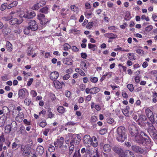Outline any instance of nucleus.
<instances>
[{
  "label": "nucleus",
  "mask_w": 157,
  "mask_h": 157,
  "mask_svg": "<svg viewBox=\"0 0 157 157\" xmlns=\"http://www.w3.org/2000/svg\"><path fill=\"white\" fill-rule=\"evenodd\" d=\"M116 137L118 141L123 142L127 138V134L116 135Z\"/></svg>",
  "instance_id": "nucleus-12"
},
{
  "label": "nucleus",
  "mask_w": 157,
  "mask_h": 157,
  "mask_svg": "<svg viewBox=\"0 0 157 157\" xmlns=\"http://www.w3.org/2000/svg\"><path fill=\"white\" fill-rule=\"evenodd\" d=\"M84 143L86 144H90L94 147H96L98 146V141L95 136H93L92 138L89 135H85L83 138Z\"/></svg>",
  "instance_id": "nucleus-1"
},
{
  "label": "nucleus",
  "mask_w": 157,
  "mask_h": 157,
  "mask_svg": "<svg viewBox=\"0 0 157 157\" xmlns=\"http://www.w3.org/2000/svg\"><path fill=\"white\" fill-rule=\"evenodd\" d=\"M107 122L108 123L112 124L114 122V119L112 118H109L107 120Z\"/></svg>",
  "instance_id": "nucleus-61"
},
{
  "label": "nucleus",
  "mask_w": 157,
  "mask_h": 157,
  "mask_svg": "<svg viewBox=\"0 0 157 157\" xmlns=\"http://www.w3.org/2000/svg\"><path fill=\"white\" fill-rule=\"evenodd\" d=\"M139 119L141 121H145L147 120V118L145 115H141L139 117Z\"/></svg>",
  "instance_id": "nucleus-51"
},
{
  "label": "nucleus",
  "mask_w": 157,
  "mask_h": 157,
  "mask_svg": "<svg viewBox=\"0 0 157 157\" xmlns=\"http://www.w3.org/2000/svg\"><path fill=\"white\" fill-rule=\"evenodd\" d=\"M13 17L12 16H8L7 17H5L3 19L6 21H10L12 19Z\"/></svg>",
  "instance_id": "nucleus-62"
},
{
  "label": "nucleus",
  "mask_w": 157,
  "mask_h": 157,
  "mask_svg": "<svg viewBox=\"0 0 157 157\" xmlns=\"http://www.w3.org/2000/svg\"><path fill=\"white\" fill-rule=\"evenodd\" d=\"M136 140L137 143L143 144L144 142V138L143 136L137 135L135 136Z\"/></svg>",
  "instance_id": "nucleus-17"
},
{
  "label": "nucleus",
  "mask_w": 157,
  "mask_h": 157,
  "mask_svg": "<svg viewBox=\"0 0 157 157\" xmlns=\"http://www.w3.org/2000/svg\"><path fill=\"white\" fill-rule=\"evenodd\" d=\"M153 29V26L152 25H150L147 27L145 29L146 31L149 32Z\"/></svg>",
  "instance_id": "nucleus-56"
},
{
  "label": "nucleus",
  "mask_w": 157,
  "mask_h": 157,
  "mask_svg": "<svg viewBox=\"0 0 157 157\" xmlns=\"http://www.w3.org/2000/svg\"><path fill=\"white\" fill-rule=\"evenodd\" d=\"M85 8L86 9H89L91 8V6L90 4L88 2H86L85 4Z\"/></svg>",
  "instance_id": "nucleus-60"
},
{
  "label": "nucleus",
  "mask_w": 157,
  "mask_h": 157,
  "mask_svg": "<svg viewBox=\"0 0 157 157\" xmlns=\"http://www.w3.org/2000/svg\"><path fill=\"white\" fill-rule=\"evenodd\" d=\"M50 131L49 128H46L43 132V134L45 136H47L48 134Z\"/></svg>",
  "instance_id": "nucleus-63"
},
{
  "label": "nucleus",
  "mask_w": 157,
  "mask_h": 157,
  "mask_svg": "<svg viewBox=\"0 0 157 157\" xmlns=\"http://www.w3.org/2000/svg\"><path fill=\"white\" fill-rule=\"evenodd\" d=\"M71 48V45L67 43H65L63 45V49L65 51H68Z\"/></svg>",
  "instance_id": "nucleus-33"
},
{
  "label": "nucleus",
  "mask_w": 157,
  "mask_h": 157,
  "mask_svg": "<svg viewBox=\"0 0 157 157\" xmlns=\"http://www.w3.org/2000/svg\"><path fill=\"white\" fill-rule=\"evenodd\" d=\"M128 57L129 59L134 60L135 59V56L133 53H129L128 54Z\"/></svg>",
  "instance_id": "nucleus-32"
},
{
  "label": "nucleus",
  "mask_w": 157,
  "mask_h": 157,
  "mask_svg": "<svg viewBox=\"0 0 157 157\" xmlns=\"http://www.w3.org/2000/svg\"><path fill=\"white\" fill-rule=\"evenodd\" d=\"M44 19L40 21L41 24L43 25H45L48 21V19L45 18Z\"/></svg>",
  "instance_id": "nucleus-44"
},
{
  "label": "nucleus",
  "mask_w": 157,
  "mask_h": 157,
  "mask_svg": "<svg viewBox=\"0 0 157 157\" xmlns=\"http://www.w3.org/2000/svg\"><path fill=\"white\" fill-rule=\"evenodd\" d=\"M36 16V13L34 11L29 12L27 11L23 16L26 18L31 19L33 18Z\"/></svg>",
  "instance_id": "nucleus-6"
},
{
  "label": "nucleus",
  "mask_w": 157,
  "mask_h": 157,
  "mask_svg": "<svg viewBox=\"0 0 157 157\" xmlns=\"http://www.w3.org/2000/svg\"><path fill=\"white\" fill-rule=\"evenodd\" d=\"M48 117L52 118L54 117H55V115L54 114L52 113V112L51 111L50 108H49L48 110Z\"/></svg>",
  "instance_id": "nucleus-31"
},
{
  "label": "nucleus",
  "mask_w": 157,
  "mask_h": 157,
  "mask_svg": "<svg viewBox=\"0 0 157 157\" xmlns=\"http://www.w3.org/2000/svg\"><path fill=\"white\" fill-rule=\"evenodd\" d=\"M124 155L125 157H135L133 153L129 150L126 151L124 152Z\"/></svg>",
  "instance_id": "nucleus-18"
},
{
  "label": "nucleus",
  "mask_w": 157,
  "mask_h": 157,
  "mask_svg": "<svg viewBox=\"0 0 157 157\" xmlns=\"http://www.w3.org/2000/svg\"><path fill=\"white\" fill-rule=\"evenodd\" d=\"M91 14L92 13L90 11H89L88 10H86L85 13V15L87 18L90 17Z\"/></svg>",
  "instance_id": "nucleus-52"
},
{
  "label": "nucleus",
  "mask_w": 157,
  "mask_h": 157,
  "mask_svg": "<svg viewBox=\"0 0 157 157\" xmlns=\"http://www.w3.org/2000/svg\"><path fill=\"white\" fill-rule=\"evenodd\" d=\"M6 45L7 51L11 52L13 49L12 45V44L8 41L6 42Z\"/></svg>",
  "instance_id": "nucleus-29"
},
{
  "label": "nucleus",
  "mask_w": 157,
  "mask_h": 157,
  "mask_svg": "<svg viewBox=\"0 0 157 157\" xmlns=\"http://www.w3.org/2000/svg\"><path fill=\"white\" fill-rule=\"evenodd\" d=\"M122 111L123 114L125 116L128 117L129 116V111L124 109L122 110Z\"/></svg>",
  "instance_id": "nucleus-55"
},
{
  "label": "nucleus",
  "mask_w": 157,
  "mask_h": 157,
  "mask_svg": "<svg viewBox=\"0 0 157 157\" xmlns=\"http://www.w3.org/2000/svg\"><path fill=\"white\" fill-rule=\"evenodd\" d=\"M72 137L71 140H73V143L74 142L76 144H78L81 140L80 136L78 135L73 134L72 136Z\"/></svg>",
  "instance_id": "nucleus-8"
},
{
  "label": "nucleus",
  "mask_w": 157,
  "mask_h": 157,
  "mask_svg": "<svg viewBox=\"0 0 157 157\" xmlns=\"http://www.w3.org/2000/svg\"><path fill=\"white\" fill-rule=\"evenodd\" d=\"M29 26L28 27L32 30L35 31L38 28L37 25L35 20H31L29 23Z\"/></svg>",
  "instance_id": "nucleus-5"
},
{
  "label": "nucleus",
  "mask_w": 157,
  "mask_h": 157,
  "mask_svg": "<svg viewBox=\"0 0 157 157\" xmlns=\"http://www.w3.org/2000/svg\"><path fill=\"white\" fill-rule=\"evenodd\" d=\"M94 25L92 21L89 22L86 25V28L87 29H90L92 28Z\"/></svg>",
  "instance_id": "nucleus-48"
},
{
  "label": "nucleus",
  "mask_w": 157,
  "mask_h": 157,
  "mask_svg": "<svg viewBox=\"0 0 157 157\" xmlns=\"http://www.w3.org/2000/svg\"><path fill=\"white\" fill-rule=\"evenodd\" d=\"M80 67L84 71H86L87 70V68L86 67V64L83 61H82L80 63Z\"/></svg>",
  "instance_id": "nucleus-27"
},
{
  "label": "nucleus",
  "mask_w": 157,
  "mask_h": 157,
  "mask_svg": "<svg viewBox=\"0 0 157 157\" xmlns=\"http://www.w3.org/2000/svg\"><path fill=\"white\" fill-rule=\"evenodd\" d=\"M24 114L22 113H19L16 117V120L18 122H21L24 118Z\"/></svg>",
  "instance_id": "nucleus-16"
},
{
  "label": "nucleus",
  "mask_w": 157,
  "mask_h": 157,
  "mask_svg": "<svg viewBox=\"0 0 157 157\" xmlns=\"http://www.w3.org/2000/svg\"><path fill=\"white\" fill-rule=\"evenodd\" d=\"M36 151L40 155H42L44 152V147L41 146L40 145L37 147Z\"/></svg>",
  "instance_id": "nucleus-24"
},
{
  "label": "nucleus",
  "mask_w": 157,
  "mask_h": 157,
  "mask_svg": "<svg viewBox=\"0 0 157 157\" xmlns=\"http://www.w3.org/2000/svg\"><path fill=\"white\" fill-rule=\"evenodd\" d=\"M64 138L63 137H61L59 139V147L60 148H61V147L63 146L64 142Z\"/></svg>",
  "instance_id": "nucleus-43"
},
{
  "label": "nucleus",
  "mask_w": 157,
  "mask_h": 157,
  "mask_svg": "<svg viewBox=\"0 0 157 157\" xmlns=\"http://www.w3.org/2000/svg\"><path fill=\"white\" fill-rule=\"evenodd\" d=\"M54 84L55 87L58 89L62 88L61 83L58 81H56L54 82Z\"/></svg>",
  "instance_id": "nucleus-26"
},
{
  "label": "nucleus",
  "mask_w": 157,
  "mask_h": 157,
  "mask_svg": "<svg viewBox=\"0 0 157 157\" xmlns=\"http://www.w3.org/2000/svg\"><path fill=\"white\" fill-rule=\"evenodd\" d=\"M127 87L130 91L132 92L134 90V87L132 84H129L127 85Z\"/></svg>",
  "instance_id": "nucleus-47"
},
{
  "label": "nucleus",
  "mask_w": 157,
  "mask_h": 157,
  "mask_svg": "<svg viewBox=\"0 0 157 157\" xmlns=\"http://www.w3.org/2000/svg\"><path fill=\"white\" fill-rule=\"evenodd\" d=\"M88 48L93 51H94L96 48V46L95 44L89 43L88 44Z\"/></svg>",
  "instance_id": "nucleus-35"
},
{
  "label": "nucleus",
  "mask_w": 157,
  "mask_h": 157,
  "mask_svg": "<svg viewBox=\"0 0 157 157\" xmlns=\"http://www.w3.org/2000/svg\"><path fill=\"white\" fill-rule=\"evenodd\" d=\"M105 37L109 38L110 39H113L117 37V36L113 33H107L104 34Z\"/></svg>",
  "instance_id": "nucleus-22"
},
{
  "label": "nucleus",
  "mask_w": 157,
  "mask_h": 157,
  "mask_svg": "<svg viewBox=\"0 0 157 157\" xmlns=\"http://www.w3.org/2000/svg\"><path fill=\"white\" fill-rule=\"evenodd\" d=\"M23 21L22 19L21 18H12L9 21V24L11 25H14L16 24H20Z\"/></svg>",
  "instance_id": "nucleus-4"
},
{
  "label": "nucleus",
  "mask_w": 157,
  "mask_h": 157,
  "mask_svg": "<svg viewBox=\"0 0 157 157\" xmlns=\"http://www.w3.org/2000/svg\"><path fill=\"white\" fill-rule=\"evenodd\" d=\"M100 91V89L99 88L95 87L92 88H91V92L90 94H96L99 92Z\"/></svg>",
  "instance_id": "nucleus-30"
},
{
  "label": "nucleus",
  "mask_w": 157,
  "mask_h": 157,
  "mask_svg": "<svg viewBox=\"0 0 157 157\" xmlns=\"http://www.w3.org/2000/svg\"><path fill=\"white\" fill-rule=\"evenodd\" d=\"M147 124L148 126V132L150 134L155 132L156 130L151 123L147 122Z\"/></svg>",
  "instance_id": "nucleus-9"
},
{
  "label": "nucleus",
  "mask_w": 157,
  "mask_h": 157,
  "mask_svg": "<svg viewBox=\"0 0 157 157\" xmlns=\"http://www.w3.org/2000/svg\"><path fill=\"white\" fill-rule=\"evenodd\" d=\"M73 140H71L70 142L71 146L69 147V153L70 155L72 153L74 149V146L73 144Z\"/></svg>",
  "instance_id": "nucleus-23"
},
{
  "label": "nucleus",
  "mask_w": 157,
  "mask_h": 157,
  "mask_svg": "<svg viewBox=\"0 0 157 157\" xmlns=\"http://www.w3.org/2000/svg\"><path fill=\"white\" fill-rule=\"evenodd\" d=\"M129 131L131 135L135 137L138 133L137 128L135 125H133L129 126Z\"/></svg>",
  "instance_id": "nucleus-3"
},
{
  "label": "nucleus",
  "mask_w": 157,
  "mask_h": 157,
  "mask_svg": "<svg viewBox=\"0 0 157 157\" xmlns=\"http://www.w3.org/2000/svg\"><path fill=\"white\" fill-rule=\"evenodd\" d=\"M98 78L96 77H94L90 78V80L93 83H96L98 81Z\"/></svg>",
  "instance_id": "nucleus-53"
},
{
  "label": "nucleus",
  "mask_w": 157,
  "mask_h": 157,
  "mask_svg": "<svg viewBox=\"0 0 157 157\" xmlns=\"http://www.w3.org/2000/svg\"><path fill=\"white\" fill-rule=\"evenodd\" d=\"M48 150L50 152L54 151L55 150V147L52 144H49L48 146Z\"/></svg>",
  "instance_id": "nucleus-41"
},
{
  "label": "nucleus",
  "mask_w": 157,
  "mask_h": 157,
  "mask_svg": "<svg viewBox=\"0 0 157 157\" xmlns=\"http://www.w3.org/2000/svg\"><path fill=\"white\" fill-rule=\"evenodd\" d=\"M89 157H100V153L97 148H95L89 155Z\"/></svg>",
  "instance_id": "nucleus-15"
},
{
  "label": "nucleus",
  "mask_w": 157,
  "mask_h": 157,
  "mask_svg": "<svg viewBox=\"0 0 157 157\" xmlns=\"http://www.w3.org/2000/svg\"><path fill=\"white\" fill-rule=\"evenodd\" d=\"M107 131L106 128H104L100 130L99 133L101 135H104L107 132Z\"/></svg>",
  "instance_id": "nucleus-42"
},
{
  "label": "nucleus",
  "mask_w": 157,
  "mask_h": 157,
  "mask_svg": "<svg viewBox=\"0 0 157 157\" xmlns=\"http://www.w3.org/2000/svg\"><path fill=\"white\" fill-rule=\"evenodd\" d=\"M37 18L40 21L42 20V19H44L45 18L44 15L41 13H39L37 15Z\"/></svg>",
  "instance_id": "nucleus-39"
},
{
  "label": "nucleus",
  "mask_w": 157,
  "mask_h": 157,
  "mask_svg": "<svg viewBox=\"0 0 157 157\" xmlns=\"http://www.w3.org/2000/svg\"><path fill=\"white\" fill-rule=\"evenodd\" d=\"M30 94L32 96V97H35L37 95V92L34 90H31L30 92Z\"/></svg>",
  "instance_id": "nucleus-54"
},
{
  "label": "nucleus",
  "mask_w": 157,
  "mask_h": 157,
  "mask_svg": "<svg viewBox=\"0 0 157 157\" xmlns=\"http://www.w3.org/2000/svg\"><path fill=\"white\" fill-rule=\"evenodd\" d=\"M71 32L74 34H77L80 33V31L75 29H72L71 30Z\"/></svg>",
  "instance_id": "nucleus-46"
},
{
  "label": "nucleus",
  "mask_w": 157,
  "mask_h": 157,
  "mask_svg": "<svg viewBox=\"0 0 157 157\" xmlns=\"http://www.w3.org/2000/svg\"><path fill=\"white\" fill-rule=\"evenodd\" d=\"M71 48L72 51L74 52H77L79 51V49L75 46H72Z\"/></svg>",
  "instance_id": "nucleus-59"
},
{
  "label": "nucleus",
  "mask_w": 157,
  "mask_h": 157,
  "mask_svg": "<svg viewBox=\"0 0 157 157\" xmlns=\"http://www.w3.org/2000/svg\"><path fill=\"white\" fill-rule=\"evenodd\" d=\"M141 19L142 20H145L146 21H149V19L148 17H146L145 15H143L141 17Z\"/></svg>",
  "instance_id": "nucleus-57"
},
{
  "label": "nucleus",
  "mask_w": 157,
  "mask_h": 157,
  "mask_svg": "<svg viewBox=\"0 0 157 157\" xmlns=\"http://www.w3.org/2000/svg\"><path fill=\"white\" fill-rule=\"evenodd\" d=\"M71 11H73L76 14H77L79 12V10L78 8L74 5H71Z\"/></svg>",
  "instance_id": "nucleus-28"
},
{
  "label": "nucleus",
  "mask_w": 157,
  "mask_h": 157,
  "mask_svg": "<svg viewBox=\"0 0 157 157\" xmlns=\"http://www.w3.org/2000/svg\"><path fill=\"white\" fill-rule=\"evenodd\" d=\"M132 148L134 151L140 153H143L144 151V149L143 148L140 147L139 146L136 145L132 146Z\"/></svg>",
  "instance_id": "nucleus-10"
},
{
  "label": "nucleus",
  "mask_w": 157,
  "mask_h": 157,
  "mask_svg": "<svg viewBox=\"0 0 157 157\" xmlns=\"http://www.w3.org/2000/svg\"><path fill=\"white\" fill-rule=\"evenodd\" d=\"M75 71L78 73L81 76H86V75L82 69L79 68H76Z\"/></svg>",
  "instance_id": "nucleus-21"
},
{
  "label": "nucleus",
  "mask_w": 157,
  "mask_h": 157,
  "mask_svg": "<svg viewBox=\"0 0 157 157\" xmlns=\"http://www.w3.org/2000/svg\"><path fill=\"white\" fill-rule=\"evenodd\" d=\"M134 79L135 82L136 83H139L140 81V77L138 75L135 76Z\"/></svg>",
  "instance_id": "nucleus-58"
},
{
  "label": "nucleus",
  "mask_w": 157,
  "mask_h": 157,
  "mask_svg": "<svg viewBox=\"0 0 157 157\" xmlns=\"http://www.w3.org/2000/svg\"><path fill=\"white\" fill-rule=\"evenodd\" d=\"M73 157H80V155L79 151H76L74 153Z\"/></svg>",
  "instance_id": "nucleus-64"
},
{
  "label": "nucleus",
  "mask_w": 157,
  "mask_h": 157,
  "mask_svg": "<svg viewBox=\"0 0 157 157\" xmlns=\"http://www.w3.org/2000/svg\"><path fill=\"white\" fill-rule=\"evenodd\" d=\"M25 91L23 89L20 90L18 92V95L19 97L21 98H23L25 97Z\"/></svg>",
  "instance_id": "nucleus-25"
},
{
  "label": "nucleus",
  "mask_w": 157,
  "mask_h": 157,
  "mask_svg": "<svg viewBox=\"0 0 157 157\" xmlns=\"http://www.w3.org/2000/svg\"><path fill=\"white\" fill-rule=\"evenodd\" d=\"M6 120V116L5 115L2 116L0 118V127L3 126Z\"/></svg>",
  "instance_id": "nucleus-20"
},
{
  "label": "nucleus",
  "mask_w": 157,
  "mask_h": 157,
  "mask_svg": "<svg viewBox=\"0 0 157 157\" xmlns=\"http://www.w3.org/2000/svg\"><path fill=\"white\" fill-rule=\"evenodd\" d=\"M145 113L147 117L152 123L155 122V117L156 114H154L153 112L149 109H146Z\"/></svg>",
  "instance_id": "nucleus-2"
},
{
  "label": "nucleus",
  "mask_w": 157,
  "mask_h": 157,
  "mask_svg": "<svg viewBox=\"0 0 157 157\" xmlns=\"http://www.w3.org/2000/svg\"><path fill=\"white\" fill-rule=\"evenodd\" d=\"M111 147L109 144H105L103 146V150L106 152H109L111 150Z\"/></svg>",
  "instance_id": "nucleus-19"
},
{
  "label": "nucleus",
  "mask_w": 157,
  "mask_h": 157,
  "mask_svg": "<svg viewBox=\"0 0 157 157\" xmlns=\"http://www.w3.org/2000/svg\"><path fill=\"white\" fill-rule=\"evenodd\" d=\"M59 74L58 72L53 71L51 73L50 78L52 80L56 81L59 77Z\"/></svg>",
  "instance_id": "nucleus-11"
},
{
  "label": "nucleus",
  "mask_w": 157,
  "mask_h": 157,
  "mask_svg": "<svg viewBox=\"0 0 157 157\" xmlns=\"http://www.w3.org/2000/svg\"><path fill=\"white\" fill-rule=\"evenodd\" d=\"M57 111L61 113H63L65 111V109L62 106H60L57 109Z\"/></svg>",
  "instance_id": "nucleus-36"
},
{
  "label": "nucleus",
  "mask_w": 157,
  "mask_h": 157,
  "mask_svg": "<svg viewBox=\"0 0 157 157\" xmlns=\"http://www.w3.org/2000/svg\"><path fill=\"white\" fill-rule=\"evenodd\" d=\"M11 125L8 124L5 127V133H9L11 130Z\"/></svg>",
  "instance_id": "nucleus-34"
},
{
  "label": "nucleus",
  "mask_w": 157,
  "mask_h": 157,
  "mask_svg": "<svg viewBox=\"0 0 157 157\" xmlns=\"http://www.w3.org/2000/svg\"><path fill=\"white\" fill-rule=\"evenodd\" d=\"M136 52L140 56H143L144 54V51L141 49H137L136 50Z\"/></svg>",
  "instance_id": "nucleus-45"
},
{
  "label": "nucleus",
  "mask_w": 157,
  "mask_h": 157,
  "mask_svg": "<svg viewBox=\"0 0 157 157\" xmlns=\"http://www.w3.org/2000/svg\"><path fill=\"white\" fill-rule=\"evenodd\" d=\"M64 62L65 64L67 65H71L72 64V60L70 59H67Z\"/></svg>",
  "instance_id": "nucleus-38"
},
{
  "label": "nucleus",
  "mask_w": 157,
  "mask_h": 157,
  "mask_svg": "<svg viewBox=\"0 0 157 157\" xmlns=\"http://www.w3.org/2000/svg\"><path fill=\"white\" fill-rule=\"evenodd\" d=\"M7 6V4L6 3H4L1 6L0 10L2 11H4L6 9Z\"/></svg>",
  "instance_id": "nucleus-50"
},
{
  "label": "nucleus",
  "mask_w": 157,
  "mask_h": 157,
  "mask_svg": "<svg viewBox=\"0 0 157 157\" xmlns=\"http://www.w3.org/2000/svg\"><path fill=\"white\" fill-rule=\"evenodd\" d=\"M48 8L47 7H45L41 9L40 11V12L43 13H48Z\"/></svg>",
  "instance_id": "nucleus-37"
},
{
  "label": "nucleus",
  "mask_w": 157,
  "mask_h": 157,
  "mask_svg": "<svg viewBox=\"0 0 157 157\" xmlns=\"http://www.w3.org/2000/svg\"><path fill=\"white\" fill-rule=\"evenodd\" d=\"M21 149L22 151V154L24 156H26L29 154L30 151V148L29 147L26 146L24 147H21Z\"/></svg>",
  "instance_id": "nucleus-7"
},
{
  "label": "nucleus",
  "mask_w": 157,
  "mask_h": 157,
  "mask_svg": "<svg viewBox=\"0 0 157 157\" xmlns=\"http://www.w3.org/2000/svg\"><path fill=\"white\" fill-rule=\"evenodd\" d=\"M127 134L124 127L120 126L117 128V135Z\"/></svg>",
  "instance_id": "nucleus-13"
},
{
  "label": "nucleus",
  "mask_w": 157,
  "mask_h": 157,
  "mask_svg": "<svg viewBox=\"0 0 157 157\" xmlns=\"http://www.w3.org/2000/svg\"><path fill=\"white\" fill-rule=\"evenodd\" d=\"M113 150L114 152L117 154L120 153L121 151L120 148L117 147H114L113 148Z\"/></svg>",
  "instance_id": "nucleus-40"
},
{
  "label": "nucleus",
  "mask_w": 157,
  "mask_h": 157,
  "mask_svg": "<svg viewBox=\"0 0 157 157\" xmlns=\"http://www.w3.org/2000/svg\"><path fill=\"white\" fill-rule=\"evenodd\" d=\"M45 4V2L43 1H42L40 3L34 5L33 7V9L35 10H37L39 8L44 6Z\"/></svg>",
  "instance_id": "nucleus-14"
},
{
  "label": "nucleus",
  "mask_w": 157,
  "mask_h": 157,
  "mask_svg": "<svg viewBox=\"0 0 157 157\" xmlns=\"http://www.w3.org/2000/svg\"><path fill=\"white\" fill-rule=\"evenodd\" d=\"M31 102V101L30 99L26 98L24 101V102L25 104L27 105H29L30 104Z\"/></svg>",
  "instance_id": "nucleus-49"
}]
</instances>
